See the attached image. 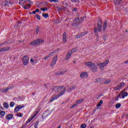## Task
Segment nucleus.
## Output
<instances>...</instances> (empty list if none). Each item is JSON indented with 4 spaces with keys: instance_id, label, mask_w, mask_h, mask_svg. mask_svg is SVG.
Returning <instances> with one entry per match:
<instances>
[{
    "instance_id": "72a5a7b5",
    "label": "nucleus",
    "mask_w": 128,
    "mask_h": 128,
    "mask_svg": "<svg viewBox=\"0 0 128 128\" xmlns=\"http://www.w3.org/2000/svg\"><path fill=\"white\" fill-rule=\"evenodd\" d=\"M18 110H20V109H19L18 107L17 106L14 108V112H18Z\"/></svg>"
},
{
    "instance_id": "0e129e2a",
    "label": "nucleus",
    "mask_w": 128,
    "mask_h": 128,
    "mask_svg": "<svg viewBox=\"0 0 128 128\" xmlns=\"http://www.w3.org/2000/svg\"><path fill=\"white\" fill-rule=\"evenodd\" d=\"M34 128H38V127H34Z\"/></svg>"
},
{
    "instance_id": "338daca9",
    "label": "nucleus",
    "mask_w": 128,
    "mask_h": 128,
    "mask_svg": "<svg viewBox=\"0 0 128 128\" xmlns=\"http://www.w3.org/2000/svg\"><path fill=\"white\" fill-rule=\"evenodd\" d=\"M126 90H124V91Z\"/></svg>"
},
{
    "instance_id": "4c0bfd02",
    "label": "nucleus",
    "mask_w": 128,
    "mask_h": 128,
    "mask_svg": "<svg viewBox=\"0 0 128 128\" xmlns=\"http://www.w3.org/2000/svg\"><path fill=\"white\" fill-rule=\"evenodd\" d=\"M111 80H106L104 84H110V82Z\"/></svg>"
},
{
    "instance_id": "1a4fd4ad",
    "label": "nucleus",
    "mask_w": 128,
    "mask_h": 128,
    "mask_svg": "<svg viewBox=\"0 0 128 128\" xmlns=\"http://www.w3.org/2000/svg\"><path fill=\"white\" fill-rule=\"evenodd\" d=\"M84 64L86 66H89L90 68H92V67L96 65V64L92 62H85Z\"/></svg>"
},
{
    "instance_id": "6e6552de",
    "label": "nucleus",
    "mask_w": 128,
    "mask_h": 128,
    "mask_svg": "<svg viewBox=\"0 0 128 128\" xmlns=\"http://www.w3.org/2000/svg\"><path fill=\"white\" fill-rule=\"evenodd\" d=\"M57 61H58V56H54L53 58V60L51 62V64H50V66H56V64Z\"/></svg>"
},
{
    "instance_id": "dca6fc26",
    "label": "nucleus",
    "mask_w": 128,
    "mask_h": 128,
    "mask_svg": "<svg viewBox=\"0 0 128 128\" xmlns=\"http://www.w3.org/2000/svg\"><path fill=\"white\" fill-rule=\"evenodd\" d=\"M80 77L82 78H88V73L86 72H83L80 74Z\"/></svg>"
},
{
    "instance_id": "412c9836",
    "label": "nucleus",
    "mask_w": 128,
    "mask_h": 128,
    "mask_svg": "<svg viewBox=\"0 0 128 128\" xmlns=\"http://www.w3.org/2000/svg\"><path fill=\"white\" fill-rule=\"evenodd\" d=\"M63 42H66V32H64L63 34Z\"/></svg>"
},
{
    "instance_id": "473e14b6",
    "label": "nucleus",
    "mask_w": 128,
    "mask_h": 128,
    "mask_svg": "<svg viewBox=\"0 0 128 128\" xmlns=\"http://www.w3.org/2000/svg\"><path fill=\"white\" fill-rule=\"evenodd\" d=\"M0 116H4L6 114V112L4 111H2V110H0Z\"/></svg>"
},
{
    "instance_id": "49530a36",
    "label": "nucleus",
    "mask_w": 128,
    "mask_h": 128,
    "mask_svg": "<svg viewBox=\"0 0 128 128\" xmlns=\"http://www.w3.org/2000/svg\"><path fill=\"white\" fill-rule=\"evenodd\" d=\"M36 18L37 20H40V15H38V14H36Z\"/></svg>"
},
{
    "instance_id": "8fccbe9b",
    "label": "nucleus",
    "mask_w": 128,
    "mask_h": 128,
    "mask_svg": "<svg viewBox=\"0 0 128 128\" xmlns=\"http://www.w3.org/2000/svg\"><path fill=\"white\" fill-rule=\"evenodd\" d=\"M102 38L104 40H106V35H103Z\"/></svg>"
},
{
    "instance_id": "13d9d810",
    "label": "nucleus",
    "mask_w": 128,
    "mask_h": 128,
    "mask_svg": "<svg viewBox=\"0 0 128 128\" xmlns=\"http://www.w3.org/2000/svg\"><path fill=\"white\" fill-rule=\"evenodd\" d=\"M47 58H48V56H46V57H44V60H47Z\"/></svg>"
},
{
    "instance_id": "4be33fe9",
    "label": "nucleus",
    "mask_w": 128,
    "mask_h": 128,
    "mask_svg": "<svg viewBox=\"0 0 128 128\" xmlns=\"http://www.w3.org/2000/svg\"><path fill=\"white\" fill-rule=\"evenodd\" d=\"M13 116H14V115H12V114H10L8 115L6 118H7V120H12Z\"/></svg>"
},
{
    "instance_id": "cd10ccee",
    "label": "nucleus",
    "mask_w": 128,
    "mask_h": 128,
    "mask_svg": "<svg viewBox=\"0 0 128 128\" xmlns=\"http://www.w3.org/2000/svg\"><path fill=\"white\" fill-rule=\"evenodd\" d=\"M104 104V101L102 100H100V102L97 104V106H102V104Z\"/></svg>"
},
{
    "instance_id": "a19ab883",
    "label": "nucleus",
    "mask_w": 128,
    "mask_h": 128,
    "mask_svg": "<svg viewBox=\"0 0 128 128\" xmlns=\"http://www.w3.org/2000/svg\"><path fill=\"white\" fill-rule=\"evenodd\" d=\"M102 26V20H100L98 21V26Z\"/></svg>"
},
{
    "instance_id": "3c124183",
    "label": "nucleus",
    "mask_w": 128,
    "mask_h": 128,
    "mask_svg": "<svg viewBox=\"0 0 128 128\" xmlns=\"http://www.w3.org/2000/svg\"><path fill=\"white\" fill-rule=\"evenodd\" d=\"M86 34V32L81 33L80 34H82V36H84Z\"/></svg>"
},
{
    "instance_id": "f03ea898",
    "label": "nucleus",
    "mask_w": 128,
    "mask_h": 128,
    "mask_svg": "<svg viewBox=\"0 0 128 128\" xmlns=\"http://www.w3.org/2000/svg\"><path fill=\"white\" fill-rule=\"evenodd\" d=\"M108 62H110V60H106L104 62L100 63V64L98 63L97 66H99L100 70H104V67L108 65Z\"/></svg>"
},
{
    "instance_id": "20e7f679",
    "label": "nucleus",
    "mask_w": 128,
    "mask_h": 128,
    "mask_svg": "<svg viewBox=\"0 0 128 128\" xmlns=\"http://www.w3.org/2000/svg\"><path fill=\"white\" fill-rule=\"evenodd\" d=\"M84 17L81 18L80 19L76 18L73 22V26H78V24H80L84 20Z\"/></svg>"
},
{
    "instance_id": "de8ad7c7",
    "label": "nucleus",
    "mask_w": 128,
    "mask_h": 128,
    "mask_svg": "<svg viewBox=\"0 0 128 128\" xmlns=\"http://www.w3.org/2000/svg\"><path fill=\"white\" fill-rule=\"evenodd\" d=\"M38 124H39V122H37L35 124H34V128H36V127L38 128Z\"/></svg>"
},
{
    "instance_id": "6ab92c4d",
    "label": "nucleus",
    "mask_w": 128,
    "mask_h": 128,
    "mask_svg": "<svg viewBox=\"0 0 128 128\" xmlns=\"http://www.w3.org/2000/svg\"><path fill=\"white\" fill-rule=\"evenodd\" d=\"M76 88V86H72L71 87H70L68 88L67 92H72V90H74Z\"/></svg>"
},
{
    "instance_id": "69168bd1",
    "label": "nucleus",
    "mask_w": 128,
    "mask_h": 128,
    "mask_svg": "<svg viewBox=\"0 0 128 128\" xmlns=\"http://www.w3.org/2000/svg\"><path fill=\"white\" fill-rule=\"evenodd\" d=\"M0 46H2V44H0Z\"/></svg>"
},
{
    "instance_id": "2f4dec72",
    "label": "nucleus",
    "mask_w": 128,
    "mask_h": 128,
    "mask_svg": "<svg viewBox=\"0 0 128 128\" xmlns=\"http://www.w3.org/2000/svg\"><path fill=\"white\" fill-rule=\"evenodd\" d=\"M42 16L46 18H48V14L42 13Z\"/></svg>"
},
{
    "instance_id": "e433bc0d",
    "label": "nucleus",
    "mask_w": 128,
    "mask_h": 128,
    "mask_svg": "<svg viewBox=\"0 0 128 128\" xmlns=\"http://www.w3.org/2000/svg\"><path fill=\"white\" fill-rule=\"evenodd\" d=\"M50 2H58V0H49Z\"/></svg>"
},
{
    "instance_id": "6e6d98bb",
    "label": "nucleus",
    "mask_w": 128,
    "mask_h": 128,
    "mask_svg": "<svg viewBox=\"0 0 128 128\" xmlns=\"http://www.w3.org/2000/svg\"><path fill=\"white\" fill-rule=\"evenodd\" d=\"M124 64H128V60L124 62Z\"/></svg>"
},
{
    "instance_id": "9b49d317",
    "label": "nucleus",
    "mask_w": 128,
    "mask_h": 128,
    "mask_svg": "<svg viewBox=\"0 0 128 128\" xmlns=\"http://www.w3.org/2000/svg\"><path fill=\"white\" fill-rule=\"evenodd\" d=\"M84 98L79 100H77L76 101V104H74L72 106H71V108H74V106H78V104H82V102H84Z\"/></svg>"
},
{
    "instance_id": "052dcab7",
    "label": "nucleus",
    "mask_w": 128,
    "mask_h": 128,
    "mask_svg": "<svg viewBox=\"0 0 128 128\" xmlns=\"http://www.w3.org/2000/svg\"><path fill=\"white\" fill-rule=\"evenodd\" d=\"M74 64H76V61L73 62Z\"/></svg>"
},
{
    "instance_id": "0eeeda50",
    "label": "nucleus",
    "mask_w": 128,
    "mask_h": 128,
    "mask_svg": "<svg viewBox=\"0 0 128 128\" xmlns=\"http://www.w3.org/2000/svg\"><path fill=\"white\" fill-rule=\"evenodd\" d=\"M30 58L27 56H24L22 58V62L24 66H26L28 64Z\"/></svg>"
},
{
    "instance_id": "4d7b16f0",
    "label": "nucleus",
    "mask_w": 128,
    "mask_h": 128,
    "mask_svg": "<svg viewBox=\"0 0 128 128\" xmlns=\"http://www.w3.org/2000/svg\"><path fill=\"white\" fill-rule=\"evenodd\" d=\"M73 2H76V0H72Z\"/></svg>"
},
{
    "instance_id": "f257e3e1",
    "label": "nucleus",
    "mask_w": 128,
    "mask_h": 128,
    "mask_svg": "<svg viewBox=\"0 0 128 128\" xmlns=\"http://www.w3.org/2000/svg\"><path fill=\"white\" fill-rule=\"evenodd\" d=\"M52 90L54 92H58V94H60V96H62L64 92H66V89H64L62 86L52 87Z\"/></svg>"
},
{
    "instance_id": "393cba45",
    "label": "nucleus",
    "mask_w": 128,
    "mask_h": 128,
    "mask_svg": "<svg viewBox=\"0 0 128 128\" xmlns=\"http://www.w3.org/2000/svg\"><path fill=\"white\" fill-rule=\"evenodd\" d=\"M4 108H8V103L5 102L4 104Z\"/></svg>"
},
{
    "instance_id": "aec40b11",
    "label": "nucleus",
    "mask_w": 128,
    "mask_h": 128,
    "mask_svg": "<svg viewBox=\"0 0 128 128\" xmlns=\"http://www.w3.org/2000/svg\"><path fill=\"white\" fill-rule=\"evenodd\" d=\"M91 70L94 72H98V66H94L92 68H91Z\"/></svg>"
},
{
    "instance_id": "09e8293b",
    "label": "nucleus",
    "mask_w": 128,
    "mask_h": 128,
    "mask_svg": "<svg viewBox=\"0 0 128 128\" xmlns=\"http://www.w3.org/2000/svg\"><path fill=\"white\" fill-rule=\"evenodd\" d=\"M38 32H40V28L38 27H37L36 28V33L38 34Z\"/></svg>"
},
{
    "instance_id": "ddd939ff",
    "label": "nucleus",
    "mask_w": 128,
    "mask_h": 128,
    "mask_svg": "<svg viewBox=\"0 0 128 128\" xmlns=\"http://www.w3.org/2000/svg\"><path fill=\"white\" fill-rule=\"evenodd\" d=\"M128 94L127 92H122L119 94L118 98H120V96H122V98H124L125 96H128Z\"/></svg>"
},
{
    "instance_id": "5701e85b",
    "label": "nucleus",
    "mask_w": 128,
    "mask_h": 128,
    "mask_svg": "<svg viewBox=\"0 0 128 128\" xmlns=\"http://www.w3.org/2000/svg\"><path fill=\"white\" fill-rule=\"evenodd\" d=\"M122 0H114V3L115 4H120L122 2Z\"/></svg>"
},
{
    "instance_id": "7c9ffc66",
    "label": "nucleus",
    "mask_w": 128,
    "mask_h": 128,
    "mask_svg": "<svg viewBox=\"0 0 128 128\" xmlns=\"http://www.w3.org/2000/svg\"><path fill=\"white\" fill-rule=\"evenodd\" d=\"M83 36L82 34H78L76 36V38H82Z\"/></svg>"
},
{
    "instance_id": "c85d7f7f",
    "label": "nucleus",
    "mask_w": 128,
    "mask_h": 128,
    "mask_svg": "<svg viewBox=\"0 0 128 128\" xmlns=\"http://www.w3.org/2000/svg\"><path fill=\"white\" fill-rule=\"evenodd\" d=\"M30 8V4H28L27 5H26L24 6V8L25 10H28V8Z\"/></svg>"
},
{
    "instance_id": "680f3d73",
    "label": "nucleus",
    "mask_w": 128,
    "mask_h": 128,
    "mask_svg": "<svg viewBox=\"0 0 128 128\" xmlns=\"http://www.w3.org/2000/svg\"><path fill=\"white\" fill-rule=\"evenodd\" d=\"M58 128H60V126H58Z\"/></svg>"
},
{
    "instance_id": "603ef678",
    "label": "nucleus",
    "mask_w": 128,
    "mask_h": 128,
    "mask_svg": "<svg viewBox=\"0 0 128 128\" xmlns=\"http://www.w3.org/2000/svg\"><path fill=\"white\" fill-rule=\"evenodd\" d=\"M76 8H73V10H73V12H76Z\"/></svg>"
},
{
    "instance_id": "4468645a",
    "label": "nucleus",
    "mask_w": 128,
    "mask_h": 128,
    "mask_svg": "<svg viewBox=\"0 0 128 128\" xmlns=\"http://www.w3.org/2000/svg\"><path fill=\"white\" fill-rule=\"evenodd\" d=\"M10 48L8 46V47H4L0 48V52H8V50H10Z\"/></svg>"
},
{
    "instance_id": "f8f14e48",
    "label": "nucleus",
    "mask_w": 128,
    "mask_h": 128,
    "mask_svg": "<svg viewBox=\"0 0 128 128\" xmlns=\"http://www.w3.org/2000/svg\"><path fill=\"white\" fill-rule=\"evenodd\" d=\"M12 88V86H10L7 88H3L0 90V92H8L9 90H10Z\"/></svg>"
},
{
    "instance_id": "58836bf2",
    "label": "nucleus",
    "mask_w": 128,
    "mask_h": 128,
    "mask_svg": "<svg viewBox=\"0 0 128 128\" xmlns=\"http://www.w3.org/2000/svg\"><path fill=\"white\" fill-rule=\"evenodd\" d=\"M54 54V52H52L50 54L46 56L47 57L50 58V56H52Z\"/></svg>"
},
{
    "instance_id": "79ce46f5",
    "label": "nucleus",
    "mask_w": 128,
    "mask_h": 128,
    "mask_svg": "<svg viewBox=\"0 0 128 128\" xmlns=\"http://www.w3.org/2000/svg\"><path fill=\"white\" fill-rule=\"evenodd\" d=\"M81 128H86V124H82L80 126Z\"/></svg>"
},
{
    "instance_id": "37998d69",
    "label": "nucleus",
    "mask_w": 128,
    "mask_h": 128,
    "mask_svg": "<svg viewBox=\"0 0 128 128\" xmlns=\"http://www.w3.org/2000/svg\"><path fill=\"white\" fill-rule=\"evenodd\" d=\"M98 26V32H102V25Z\"/></svg>"
},
{
    "instance_id": "a18cd8bd",
    "label": "nucleus",
    "mask_w": 128,
    "mask_h": 128,
    "mask_svg": "<svg viewBox=\"0 0 128 128\" xmlns=\"http://www.w3.org/2000/svg\"><path fill=\"white\" fill-rule=\"evenodd\" d=\"M30 62L32 64H36V62H34V59H32V58L30 60Z\"/></svg>"
},
{
    "instance_id": "b1692460",
    "label": "nucleus",
    "mask_w": 128,
    "mask_h": 128,
    "mask_svg": "<svg viewBox=\"0 0 128 128\" xmlns=\"http://www.w3.org/2000/svg\"><path fill=\"white\" fill-rule=\"evenodd\" d=\"M108 24V22H105L104 24V26H103V30H106V26Z\"/></svg>"
},
{
    "instance_id": "864d4df0",
    "label": "nucleus",
    "mask_w": 128,
    "mask_h": 128,
    "mask_svg": "<svg viewBox=\"0 0 128 128\" xmlns=\"http://www.w3.org/2000/svg\"><path fill=\"white\" fill-rule=\"evenodd\" d=\"M36 10H34L32 12V14H36Z\"/></svg>"
},
{
    "instance_id": "7ed1b4c3",
    "label": "nucleus",
    "mask_w": 128,
    "mask_h": 128,
    "mask_svg": "<svg viewBox=\"0 0 128 128\" xmlns=\"http://www.w3.org/2000/svg\"><path fill=\"white\" fill-rule=\"evenodd\" d=\"M42 42H44V40L42 39H38V40H34V41L31 42L30 43V44L31 46H38V44H42Z\"/></svg>"
},
{
    "instance_id": "2eb2a0df",
    "label": "nucleus",
    "mask_w": 128,
    "mask_h": 128,
    "mask_svg": "<svg viewBox=\"0 0 128 128\" xmlns=\"http://www.w3.org/2000/svg\"><path fill=\"white\" fill-rule=\"evenodd\" d=\"M38 110L36 111V114L34 115V116L32 117L31 118H29L28 119V120H27V123L28 124V122H30L32 121V120H34V116H36V114H38Z\"/></svg>"
},
{
    "instance_id": "423d86ee",
    "label": "nucleus",
    "mask_w": 128,
    "mask_h": 128,
    "mask_svg": "<svg viewBox=\"0 0 128 128\" xmlns=\"http://www.w3.org/2000/svg\"><path fill=\"white\" fill-rule=\"evenodd\" d=\"M76 50V48H74L72 50H69V52L67 53V54L66 57V60H68L70 58V56H72V54L73 52H74Z\"/></svg>"
},
{
    "instance_id": "f704fd0d",
    "label": "nucleus",
    "mask_w": 128,
    "mask_h": 128,
    "mask_svg": "<svg viewBox=\"0 0 128 128\" xmlns=\"http://www.w3.org/2000/svg\"><path fill=\"white\" fill-rule=\"evenodd\" d=\"M40 10H42V12H46V10H48V8L45 7L44 8H41Z\"/></svg>"
},
{
    "instance_id": "c03bdc74",
    "label": "nucleus",
    "mask_w": 128,
    "mask_h": 128,
    "mask_svg": "<svg viewBox=\"0 0 128 128\" xmlns=\"http://www.w3.org/2000/svg\"><path fill=\"white\" fill-rule=\"evenodd\" d=\"M14 106V102H11L10 103V106L11 107V108H12L13 106Z\"/></svg>"
},
{
    "instance_id": "39448f33",
    "label": "nucleus",
    "mask_w": 128,
    "mask_h": 128,
    "mask_svg": "<svg viewBox=\"0 0 128 128\" xmlns=\"http://www.w3.org/2000/svg\"><path fill=\"white\" fill-rule=\"evenodd\" d=\"M126 86V84L124 82H120L118 86L114 88V90H120L122 88H124Z\"/></svg>"
},
{
    "instance_id": "f3484780",
    "label": "nucleus",
    "mask_w": 128,
    "mask_h": 128,
    "mask_svg": "<svg viewBox=\"0 0 128 128\" xmlns=\"http://www.w3.org/2000/svg\"><path fill=\"white\" fill-rule=\"evenodd\" d=\"M12 4V2H10V1L5 0L4 2H3V3H2V6H6L8 4Z\"/></svg>"
},
{
    "instance_id": "ea45409f",
    "label": "nucleus",
    "mask_w": 128,
    "mask_h": 128,
    "mask_svg": "<svg viewBox=\"0 0 128 128\" xmlns=\"http://www.w3.org/2000/svg\"><path fill=\"white\" fill-rule=\"evenodd\" d=\"M22 116H24V114H17V116H20V118H22Z\"/></svg>"
},
{
    "instance_id": "a211bd4d",
    "label": "nucleus",
    "mask_w": 128,
    "mask_h": 128,
    "mask_svg": "<svg viewBox=\"0 0 128 128\" xmlns=\"http://www.w3.org/2000/svg\"><path fill=\"white\" fill-rule=\"evenodd\" d=\"M66 70H63L60 71L58 72H56L55 74H56V76H58L60 74H66Z\"/></svg>"
},
{
    "instance_id": "e2e57ef3",
    "label": "nucleus",
    "mask_w": 128,
    "mask_h": 128,
    "mask_svg": "<svg viewBox=\"0 0 128 128\" xmlns=\"http://www.w3.org/2000/svg\"><path fill=\"white\" fill-rule=\"evenodd\" d=\"M22 0V2H24V0Z\"/></svg>"
},
{
    "instance_id": "bf43d9fd",
    "label": "nucleus",
    "mask_w": 128,
    "mask_h": 128,
    "mask_svg": "<svg viewBox=\"0 0 128 128\" xmlns=\"http://www.w3.org/2000/svg\"><path fill=\"white\" fill-rule=\"evenodd\" d=\"M8 44V42L6 41L4 43L2 44Z\"/></svg>"
},
{
    "instance_id": "9d476101",
    "label": "nucleus",
    "mask_w": 128,
    "mask_h": 128,
    "mask_svg": "<svg viewBox=\"0 0 128 128\" xmlns=\"http://www.w3.org/2000/svg\"><path fill=\"white\" fill-rule=\"evenodd\" d=\"M60 96H62L60 95V94L54 95L50 100V102H54V100H58Z\"/></svg>"
},
{
    "instance_id": "5fc2aeb1",
    "label": "nucleus",
    "mask_w": 128,
    "mask_h": 128,
    "mask_svg": "<svg viewBox=\"0 0 128 128\" xmlns=\"http://www.w3.org/2000/svg\"><path fill=\"white\" fill-rule=\"evenodd\" d=\"M35 12H40V10L38 9H36Z\"/></svg>"
},
{
    "instance_id": "a878e982",
    "label": "nucleus",
    "mask_w": 128,
    "mask_h": 128,
    "mask_svg": "<svg viewBox=\"0 0 128 128\" xmlns=\"http://www.w3.org/2000/svg\"><path fill=\"white\" fill-rule=\"evenodd\" d=\"M104 79L102 78H98L97 79H96V81L95 82H102Z\"/></svg>"
},
{
    "instance_id": "c756f323",
    "label": "nucleus",
    "mask_w": 128,
    "mask_h": 128,
    "mask_svg": "<svg viewBox=\"0 0 128 128\" xmlns=\"http://www.w3.org/2000/svg\"><path fill=\"white\" fill-rule=\"evenodd\" d=\"M116 108H120L122 106V104L120 103H118L116 104Z\"/></svg>"
},
{
    "instance_id": "c9c22d12",
    "label": "nucleus",
    "mask_w": 128,
    "mask_h": 128,
    "mask_svg": "<svg viewBox=\"0 0 128 128\" xmlns=\"http://www.w3.org/2000/svg\"><path fill=\"white\" fill-rule=\"evenodd\" d=\"M18 106V108H19V110H22V108H24V105H18L17 106Z\"/></svg>"
},
{
    "instance_id": "bb28decb",
    "label": "nucleus",
    "mask_w": 128,
    "mask_h": 128,
    "mask_svg": "<svg viewBox=\"0 0 128 128\" xmlns=\"http://www.w3.org/2000/svg\"><path fill=\"white\" fill-rule=\"evenodd\" d=\"M94 34L96 36H98V27L94 28Z\"/></svg>"
}]
</instances>
